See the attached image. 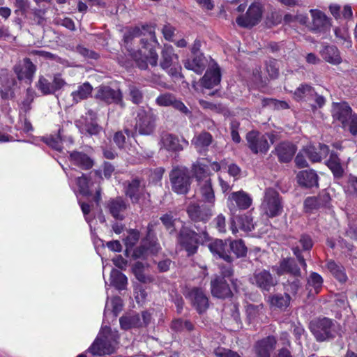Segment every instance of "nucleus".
Here are the masks:
<instances>
[{
	"label": "nucleus",
	"instance_id": "nucleus-1",
	"mask_svg": "<svg viewBox=\"0 0 357 357\" xmlns=\"http://www.w3.org/2000/svg\"><path fill=\"white\" fill-rule=\"evenodd\" d=\"M123 39L131 57L139 68H146L148 63L153 66H156L158 54L147 42L149 40L158 43L154 26L144 25L130 29L125 33Z\"/></svg>",
	"mask_w": 357,
	"mask_h": 357
},
{
	"label": "nucleus",
	"instance_id": "nucleus-2",
	"mask_svg": "<svg viewBox=\"0 0 357 357\" xmlns=\"http://www.w3.org/2000/svg\"><path fill=\"white\" fill-rule=\"evenodd\" d=\"M118 331H112L107 326H102L93 344L88 349L86 353L93 356L111 355L118 348Z\"/></svg>",
	"mask_w": 357,
	"mask_h": 357
},
{
	"label": "nucleus",
	"instance_id": "nucleus-3",
	"mask_svg": "<svg viewBox=\"0 0 357 357\" xmlns=\"http://www.w3.org/2000/svg\"><path fill=\"white\" fill-rule=\"evenodd\" d=\"M208 168V165L204 160H197L192 165V174L197 182L198 190L203 199L208 204L214 205L215 194Z\"/></svg>",
	"mask_w": 357,
	"mask_h": 357
},
{
	"label": "nucleus",
	"instance_id": "nucleus-4",
	"mask_svg": "<svg viewBox=\"0 0 357 357\" xmlns=\"http://www.w3.org/2000/svg\"><path fill=\"white\" fill-rule=\"evenodd\" d=\"M273 270L276 272L278 275L285 273L290 275L293 279H289L287 284H285V289L293 294L297 293L301 285L300 280L301 271L294 259L286 258L282 259L278 266H274Z\"/></svg>",
	"mask_w": 357,
	"mask_h": 357
},
{
	"label": "nucleus",
	"instance_id": "nucleus-5",
	"mask_svg": "<svg viewBox=\"0 0 357 357\" xmlns=\"http://www.w3.org/2000/svg\"><path fill=\"white\" fill-rule=\"evenodd\" d=\"M332 113L334 120L339 121L344 129L348 128L353 135L357 134V114H352L347 103L334 104Z\"/></svg>",
	"mask_w": 357,
	"mask_h": 357
},
{
	"label": "nucleus",
	"instance_id": "nucleus-6",
	"mask_svg": "<svg viewBox=\"0 0 357 357\" xmlns=\"http://www.w3.org/2000/svg\"><path fill=\"white\" fill-rule=\"evenodd\" d=\"M261 211L268 217L280 215L283 210V205L279 193L273 188H268L261 204Z\"/></svg>",
	"mask_w": 357,
	"mask_h": 357
},
{
	"label": "nucleus",
	"instance_id": "nucleus-7",
	"mask_svg": "<svg viewBox=\"0 0 357 357\" xmlns=\"http://www.w3.org/2000/svg\"><path fill=\"white\" fill-rule=\"evenodd\" d=\"M161 68L173 77H181V66L178 62V56L174 53V48L170 45H165L161 52Z\"/></svg>",
	"mask_w": 357,
	"mask_h": 357
},
{
	"label": "nucleus",
	"instance_id": "nucleus-8",
	"mask_svg": "<svg viewBox=\"0 0 357 357\" xmlns=\"http://www.w3.org/2000/svg\"><path fill=\"white\" fill-rule=\"evenodd\" d=\"M268 139L273 144L275 142L274 135L271 133L266 135L257 131H251L246 137L248 147L254 153H266L268 151L270 146Z\"/></svg>",
	"mask_w": 357,
	"mask_h": 357
},
{
	"label": "nucleus",
	"instance_id": "nucleus-9",
	"mask_svg": "<svg viewBox=\"0 0 357 357\" xmlns=\"http://www.w3.org/2000/svg\"><path fill=\"white\" fill-rule=\"evenodd\" d=\"M172 189L177 194H186L190 188V178L185 168H174L169 174Z\"/></svg>",
	"mask_w": 357,
	"mask_h": 357
},
{
	"label": "nucleus",
	"instance_id": "nucleus-10",
	"mask_svg": "<svg viewBox=\"0 0 357 357\" xmlns=\"http://www.w3.org/2000/svg\"><path fill=\"white\" fill-rule=\"evenodd\" d=\"M155 116L150 109H139L136 118V130L140 135H151L155 128Z\"/></svg>",
	"mask_w": 357,
	"mask_h": 357
},
{
	"label": "nucleus",
	"instance_id": "nucleus-11",
	"mask_svg": "<svg viewBox=\"0 0 357 357\" xmlns=\"http://www.w3.org/2000/svg\"><path fill=\"white\" fill-rule=\"evenodd\" d=\"M252 203L251 197L243 190L231 192L227 199V206L231 213H235L237 208L241 210L248 208Z\"/></svg>",
	"mask_w": 357,
	"mask_h": 357
},
{
	"label": "nucleus",
	"instance_id": "nucleus-12",
	"mask_svg": "<svg viewBox=\"0 0 357 357\" xmlns=\"http://www.w3.org/2000/svg\"><path fill=\"white\" fill-rule=\"evenodd\" d=\"M333 324L328 318L314 321L310 324V329L318 341H324L333 335Z\"/></svg>",
	"mask_w": 357,
	"mask_h": 357
},
{
	"label": "nucleus",
	"instance_id": "nucleus-13",
	"mask_svg": "<svg viewBox=\"0 0 357 357\" xmlns=\"http://www.w3.org/2000/svg\"><path fill=\"white\" fill-rule=\"evenodd\" d=\"M213 206L214 205L211 204H204L200 206L196 203H192L188 206L187 212L193 221L205 222L212 216Z\"/></svg>",
	"mask_w": 357,
	"mask_h": 357
},
{
	"label": "nucleus",
	"instance_id": "nucleus-14",
	"mask_svg": "<svg viewBox=\"0 0 357 357\" xmlns=\"http://www.w3.org/2000/svg\"><path fill=\"white\" fill-rule=\"evenodd\" d=\"M261 15V6L259 4L252 3L245 15H240L237 17L236 23L242 27H252L259 22Z\"/></svg>",
	"mask_w": 357,
	"mask_h": 357
},
{
	"label": "nucleus",
	"instance_id": "nucleus-15",
	"mask_svg": "<svg viewBox=\"0 0 357 357\" xmlns=\"http://www.w3.org/2000/svg\"><path fill=\"white\" fill-rule=\"evenodd\" d=\"M198 235L195 231L183 228L180 232L178 241L180 245L186 250L188 255L196 252L198 245Z\"/></svg>",
	"mask_w": 357,
	"mask_h": 357
},
{
	"label": "nucleus",
	"instance_id": "nucleus-16",
	"mask_svg": "<svg viewBox=\"0 0 357 357\" xmlns=\"http://www.w3.org/2000/svg\"><path fill=\"white\" fill-rule=\"evenodd\" d=\"M14 71L19 80L30 84L36 72V67L29 59H24L15 66Z\"/></svg>",
	"mask_w": 357,
	"mask_h": 357
},
{
	"label": "nucleus",
	"instance_id": "nucleus-17",
	"mask_svg": "<svg viewBox=\"0 0 357 357\" xmlns=\"http://www.w3.org/2000/svg\"><path fill=\"white\" fill-rule=\"evenodd\" d=\"M250 280L252 284L267 291L276 284L271 274L266 270L257 271Z\"/></svg>",
	"mask_w": 357,
	"mask_h": 357
},
{
	"label": "nucleus",
	"instance_id": "nucleus-18",
	"mask_svg": "<svg viewBox=\"0 0 357 357\" xmlns=\"http://www.w3.org/2000/svg\"><path fill=\"white\" fill-rule=\"evenodd\" d=\"M86 121L87 122L84 126L82 125V120L77 121L76 126L82 132L85 131L90 135H96L102 130V128L96 123V114L93 111H88Z\"/></svg>",
	"mask_w": 357,
	"mask_h": 357
},
{
	"label": "nucleus",
	"instance_id": "nucleus-19",
	"mask_svg": "<svg viewBox=\"0 0 357 357\" xmlns=\"http://www.w3.org/2000/svg\"><path fill=\"white\" fill-rule=\"evenodd\" d=\"M254 227L252 218L250 215L245 214L231 218L230 229L233 234H236L238 229L250 231Z\"/></svg>",
	"mask_w": 357,
	"mask_h": 357
},
{
	"label": "nucleus",
	"instance_id": "nucleus-20",
	"mask_svg": "<svg viewBox=\"0 0 357 357\" xmlns=\"http://www.w3.org/2000/svg\"><path fill=\"white\" fill-rule=\"evenodd\" d=\"M276 340L273 336H268L256 342L255 351L257 357H271L275 349Z\"/></svg>",
	"mask_w": 357,
	"mask_h": 357
},
{
	"label": "nucleus",
	"instance_id": "nucleus-21",
	"mask_svg": "<svg viewBox=\"0 0 357 357\" xmlns=\"http://www.w3.org/2000/svg\"><path fill=\"white\" fill-rule=\"evenodd\" d=\"M158 145L160 150L164 149L167 151L176 152L183 149L179 139L176 135L168 132L162 133Z\"/></svg>",
	"mask_w": 357,
	"mask_h": 357
},
{
	"label": "nucleus",
	"instance_id": "nucleus-22",
	"mask_svg": "<svg viewBox=\"0 0 357 357\" xmlns=\"http://www.w3.org/2000/svg\"><path fill=\"white\" fill-rule=\"evenodd\" d=\"M96 97L107 103L122 104V94L119 90H114L109 86L99 87Z\"/></svg>",
	"mask_w": 357,
	"mask_h": 357
},
{
	"label": "nucleus",
	"instance_id": "nucleus-23",
	"mask_svg": "<svg viewBox=\"0 0 357 357\" xmlns=\"http://www.w3.org/2000/svg\"><path fill=\"white\" fill-rule=\"evenodd\" d=\"M188 297L199 313H202L208 308V298L201 289L197 288L192 289L189 292Z\"/></svg>",
	"mask_w": 357,
	"mask_h": 357
},
{
	"label": "nucleus",
	"instance_id": "nucleus-24",
	"mask_svg": "<svg viewBox=\"0 0 357 357\" xmlns=\"http://www.w3.org/2000/svg\"><path fill=\"white\" fill-rule=\"evenodd\" d=\"M127 207L128 204L121 197L110 199L107 204V208L112 217L121 220L125 218Z\"/></svg>",
	"mask_w": 357,
	"mask_h": 357
},
{
	"label": "nucleus",
	"instance_id": "nucleus-25",
	"mask_svg": "<svg viewBox=\"0 0 357 357\" xmlns=\"http://www.w3.org/2000/svg\"><path fill=\"white\" fill-rule=\"evenodd\" d=\"M208 249L211 253L224 259L227 262H231L232 257L230 256V252L227 248V244L222 240L215 239L208 244Z\"/></svg>",
	"mask_w": 357,
	"mask_h": 357
},
{
	"label": "nucleus",
	"instance_id": "nucleus-26",
	"mask_svg": "<svg viewBox=\"0 0 357 357\" xmlns=\"http://www.w3.org/2000/svg\"><path fill=\"white\" fill-rule=\"evenodd\" d=\"M211 294L219 298H225L231 296V291L224 278L217 277L211 282Z\"/></svg>",
	"mask_w": 357,
	"mask_h": 357
},
{
	"label": "nucleus",
	"instance_id": "nucleus-27",
	"mask_svg": "<svg viewBox=\"0 0 357 357\" xmlns=\"http://www.w3.org/2000/svg\"><path fill=\"white\" fill-rule=\"evenodd\" d=\"M220 82V71L215 65L207 70L202 79V85L206 89H211L218 85Z\"/></svg>",
	"mask_w": 357,
	"mask_h": 357
},
{
	"label": "nucleus",
	"instance_id": "nucleus-28",
	"mask_svg": "<svg viewBox=\"0 0 357 357\" xmlns=\"http://www.w3.org/2000/svg\"><path fill=\"white\" fill-rule=\"evenodd\" d=\"M298 244L299 245H296L292 244V250L294 254L296 256L301 265L303 268H305L307 265L304 258L301 255L300 246L302 247L303 250H308L311 249L313 245L312 238L307 235H303L298 241Z\"/></svg>",
	"mask_w": 357,
	"mask_h": 357
},
{
	"label": "nucleus",
	"instance_id": "nucleus-29",
	"mask_svg": "<svg viewBox=\"0 0 357 357\" xmlns=\"http://www.w3.org/2000/svg\"><path fill=\"white\" fill-rule=\"evenodd\" d=\"M298 183L306 188L317 186L318 176L313 170H303L297 174Z\"/></svg>",
	"mask_w": 357,
	"mask_h": 357
},
{
	"label": "nucleus",
	"instance_id": "nucleus-30",
	"mask_svg": "<svg viewBox=\"0 0 357 357\" xmlns=\"http://www.w3.org/2000/svg\"><path fill=\"white\" fill-rule=\"evenodd\" d=\"M275 150L280 160L287 162L291 160L296 149L292 144L283 142L280 144Z\"/></svg>",
	"mask_w": 357,
	"mask_h": 357
},
{
	"label": "nucleus",
	"instance_id": "nucleus-31",
	"mask_svg": "<svg viewBox=\"0 0 357 357\" xmlns=\"http://www.w3.org/2000/svg\"><path fill=\"white\" fill-rule=\"evenodd\" d=\"M184 67L194 71L197 74H202L206 67V62L202 54H198L192 59H187L184 62Z\"/></svg>",
	"mask_w": 357,
	"mask_h": 357
},
{
	"label": "nucleus",
	"instance_id": "nucleus-32",
	"mask_svg": "<svg viewBox=\"0 0 357 357\" xmlns=\"http://www.w3.org/2000/svg\"><path fill=\"white\" fill-rule=\"evenodd\" d=\"M66 175L69 178L70 181L73 178H75L77 187V190H75L76 194L79 193L83 196H88L90 194L89 181L84 174L79 176L74 172H66Z\"/></svg>",
	"mask_w": 357,
	"mask_h": 357
},
{
	"label": "nucleus",
	"instance_id": "nucleus-33",
	"mask_svg": "<svg viewBox=\"0 0 357 357\" xmlns=\"http://www.w3.org/2000/svg\"><path fill=\"white\" fill-rule=\"evenodd\" d=\"M320 53L323 59L331 64L337 65L342 61L340 52L335 46H326Z\"/></svg>",
	"mask_w": 357,
	"mask_h": 357
},
{
	"label": "nucleus",
	"instance_id": "nucleus-34",
	"mask_svg": "<svg viewBox=\"0 0 357 357\" xmlns=\"http://www.w3.org/2000/svg\"><path fill=\"white\" fill-rule=\"evenodd\" d=\"M146 246V243L144 242V245L133 251V257L135 258H141L147 256L149 254L155 255L158 252L160 247L156 241H150L149 247Z\"/></svg>",
	"mask_w": 357,
	"mask_h": 357
},
{
	"label": "nucleus",
	"instance_id": "nucleus-35",
	"mask_svg": "<svg viewBox=\"0 0 357 357\" xmlns=\"http://www.w3.org/2000/svg\"><path fill=\"white\" fill-rule=\"evenodd\" d=\"M119 321L121 327L123 330L142 326L140 317L137 314H126L121 317Z\"/></svg>",
	"mask_w": 357,
	"mask_h": 357
},
{
	"label": "nucleus",
	"instance_id": "nucleus-36",
	"mask_svg": "<svg viewBox=\"0 0 357 357\" xmlns=\"http://www.w3.org/2000/svg\"><path fill=\"white\" fill-rule=\"evenodd\" d=\"M144 188L141 185L139 181L135 179L129 183L126 189V195L132 202H137L143 195Z\"/></svg>",
	"mask_w": 357,
	"mask_h": 357
},
{
	"label": "nucleus",
	"instance_id": "nucleus-37",
	"mask_svg": "<svg viewBox=\"0 0 357 357\" xmlns=\"http://www.w3.org/2000/svg\"><path fill=\"white\" fill-rule=\"evenodd\" d=\"M16 81L13 77L1 78L0 93L3 99H10L14 97L13 86Z\"/></svg>",
	"mask_w": 357,
	"mask_h": 357
},
{
	"label": "nucleus",
	"instance_id": "nucleus-38",
	"mask_svg": "<svg viewBox=\"0 0 357 357\" xmlns=\"http://www.w3.org/2000/svg\"><path fill=\"white\" fill-rule=\"evenodd\" d=\"M70 159L74 165L82 169H90L93 164V160L88 155L81 152L71 153Z\"/></svg>",
	"mask_w": 357,
	"mask_h": 357
},
{
	"label": "nucleus",
	"instance_id": "nucleus-39",
	"mask_svg": "<svg viewBox=\"0 0 357 357\" xmlns=\"http://www.w3.org/2000/svg\"><path fill=\"white\" fill-rule=\"evenodd\" d=\"M212 142V137L208 132H202L195 136L192 139V144H193L197 151L202 152L211 144Z\"/></svg>",
	"mask_w": 357,
	"mask_h": 357
},
{
	"label": "nucleus",
	"instance_id": "nucleus-40",
	"mask_svg": "<svg viewBox=\"0 0 357 357\" xmlns=\"http://www.w3.org/2000/svg\"><path fill=\"white\" fill-rule=\"evenodd\" d=\"M92 86L89 83H84L77 87V89L71 93L74 103L87 98L91 93Z\"/></svg>",
	"mask_w": 357,
	"mask_h": 357
},
{
	"label": "nucleus",
	"instance_id": "nucleus-41",
	"mask_svg": "<svg viewBox=\"0 0 357 357\" xmlns=\"http://www.w3.org/2000/svg\"><path fill=\"white\" fill-rule=\"evenodd\" d=\"M128 283L126 276L120 271L112 269L110 274V284L119 290L125 289Z\"/></svg>",
	"mask_w": 357,
	"mask_h": 357
},
{
	"label": "nucleus",
	"instance_id": "nucleus-42",
	"mask_svg": "<svg viewBox=\"0 0 357 357\" xmlns=\"http://www.w3.org/2000/svg\"><path fill=\"white\" fill-rule=\"evenodd\" d=\"M314 146L310 145L304 149V152L306 153V156L312 162H319L321 160L322 158H326L328 153L329 149L326 145L319 144V153H316L315 155H312L311 153V151H314Z\"/></svg>",
	"mask_w": 357,
	"mask_h": 357
},
{
	"label": "nucleus",
	"instance_id": "nucleus-43",
	"mask_svg": "<svg viewBox=\"0 0 357 357\" xmlns=\"http://www.w3.org/2000/svg\"><path fill=\"white\" fill-rule=\"evenodd\" d=\"M323 279L317 273H312L307 280V288L311 294H318L321 289Z\"/></svg>",
	"mask_w": 357,
	"mask_h": 357
},
{
	"label": "nucleus",
	"instance_id": "nucleus-44",
	"mask_svg": "<svg viewBox=\"0 0 357 357\" xmlns=\"http://www.w3.org/2000/svg\"><path fill=\"white\" fill-rule=\"evenodd\" d=\"M327 268L331 274L340 282H344L347 280V275L344 268L333 261L327 263Z\"/></svg>",
	"mask_w": 357,
	"mask_h": 357
},
{
	"label": "nucleus",
	"instance_id": "nucleus-45",
	"mask_svg": "<svg viewBox=\"0 0 357 357\" xmlns=\"http://www.w3.org/2000/svg\"><path fill=\"white\" fill-rule=\"evenodd\" d=\"M314 95V91L312 87L309 85H301L300 87H298L295 93H294V98L297 100H307L311 98H313Z\"/></svg>",
	"mask_w": 357,
	"mask_h": 357
},
{
	"label": "nucleus",
	"instance_id": "nucleus-46",
	"mask_svg": "<svg viewBox=\"0 0 357 357\" xmlns=\"http://www.w3.org/2000/svg\"><path fill=\"white\" fill-rule=\"evenodd\" d=\"M290 296L287 293L284 294H275L269 298L270 303L272 306L282 309L286 308L290 302Z\"/></svg>",
	"mask_w": 357,
	"mask_h": 357
},
{
	"label": "nucleus",
	"instance_id": "nucleus-47",
	"mask_svg": "<svg viewBox=\"0 0 357 357\" xmlns=\"http://www.w3.org/2000/svg\"><path fill=\"white\" fill-rule=\"evenodd\" d=\"M247 317L250 321H255L264 316V307L262 305H249L246 308Z\"/></svg>",
	"mask_w": 357,
	"mask_h": 357
},
{
	"label": "nucleus",
	"instance_id": "nucleus-48",
	"mask_svg": "<svg viewBox=\"0 0 357 357\" xmlns=\"http://www.w3.org/2000/svg\"><path fill=\"white\" fill-rule=\"evenodd\" d=\"M327 166L332 171L335 176H341L343 172L340 159L337 155L332 153L330 155V158L327 162Z\"/></svg>",
	"mask_w": 357,
	"mask_h": 357
},
{
	"label": "nucleus",
	"instance_id": "nucleus-49",
	"mask_svg": "<svg viewBox=\"0 0 357 357\" xmlns=\"http://www.w3.org/2000/svg\"><path fill=\"white\" fill-rule=\"evenodd\" d=\"M310 13L313 24L315 27L319 29L327 25L328 22V18L323 12L317 9H312L310 10Z\"/></svg>",
	"mask_w": 357,
	"mask_h": 357
},
{
	"label": "nucleus",
	"instance_id": "nucleus-50",
	"mask_svg": "<svg viewBox=\"0 0 357 357\" xmlns=\"http://www.w3.org/2000/svg\"><path fill=\"white\" fill-rule=\"evenodd\" d=\"M36 96L34 90L31 88L26 89V95L20 105V112L26 113L31 109V105Z\"/></svg>",
	"mask_w": 357,
	"mask_h": 357
},
{
	"label": "nucleus",
	"instance_id": "nucleus-51",
	"mask_svg": "<svg viewBox=\"0 0 357 357\" xmlns=\"http://www.w3.org/2000/svg\"><path fill=\"white\" fill-rule=\"evenodd\" d=\"M139 234L135 229H130L127 231L126 236L123 239L126 247V252H128L133 246L138 242Z\"/></svg>",
	"mask_w": 357,
	"mask_h": 357
},
{
	"label": "nucleus",
	"instance_id": "nucleus-52",
	"mask_svg": "<svg viewBox=\"0 0 357 357\" xmlns=\"http://www.w3.org/2000/svg\"><path fill=\"white\" fill-rule=\"evenodd\" d=\"M123 307V301L120 297L116 296L106 303L105 313L109 310H112L114 316L117 317L118 314L121 311Z\"/></svg>",
	"mask_w": 357,
	"mask_h": 357
},
{
	"label": "nucleus",
	"instance_id": "nucleus-53",
	"mask_svg": "<svg viewBox=\"0 0 357 357\" xmlns=\"http://www.w3.org/2000/svg\"><path fill=\"white\" fill-rule=\"evenodd\" d=\"M144 269V265L139 261L136 262L132 267V271L136 278L141 282L146 283L151 281V278L145 275Z\"/></svg>",
	"mask_w": 357,
	"mask_h": 357
},
{
	"label": "nucleus",
	"instance_id": "nucleus-54",
	"mask_svg": "<svg viewBox=\"0 0 357 357\" xmlns=\"http://www.w3.org/2000/svg\"><path fill=\"white\" fill-rule=\"evenodd\" d=\"M230 250L237 257H244L247 252V248L242 240L231 241L229 243Z\"/></svg>",
	"mask_w": 357,
	"mask_h": 357
},
{
	"label": "nucleus",
	"instance_id": "nucleus-55",
	"mask_svg": "<svg viewBox=\"0 0 357 357\" xmlns=\"http://www.w3.org/2000/svg\"><path fill=\"white\" fill-rule=\"evenodd\" d=\"M37 87L44 95L51 94L55 92L52 84L43 77L39 78Z\"/></svg>",
	"mask_w": 357,
	"mask_h": 357
},
{
	"label": "nucleus",
	"instance_id": "nucleus-56",
	"mask_svg": "<svg viewBox=\"0 0 357 357\" xmlns=\"http://www.w3.org/2000/svg\"><path fill=\"white\" fill-rule=\"evenodd\" d=\"M171 328L177 332L183 331L184 330L190 331L193 329V325L188 321L178 319L172 321Z\"/></svg>",
	"mask_w": 357,
	"mask_h": 357
},
{
	"label": "nucleus",
	"instance_id": "nucleus-57",
	"mask_svg": "<svg viewBox=\"0 0 357 357\" xmlns=\"http://www.w3.org/2000/svg\"><path fill=\"white\" fill-rule=\"evenodd\" d=\"M114 141L119 149H123L128 153L131 151L130 142L126 141V136L121 132L115 134Z\"/></svg>",
	"mask_w": 357,
	"mask_h": 357
},
{
	"label": "nucleus",
	"instance_id": "nucleus-58",
	"mask_svg": "<svg viewBox=\"0 0 357 357\" xmlns=\"http://www.w3.org/2000/svg\"><path fill=\"white\" fill-rule=\"evenodd\" d=\"M175 97L170 93H165L158 96L156 102L158 105L167 107L172 106Z\"/></svg>",
	"mask_w": 357,
	"mask_h": 357
},
{
	"label": "nucleus",
	"instance_id": "nucleus-59",
	"mask_svg": "<svg viewBox=\"0 0 357 357\" xmlns=\"http://www.w3.org/2000/svg\"><path fill=\"white\" fill-rule=\"evenodd\" d=\"M214 354L217 357H241L238 353L223 347L215 349Z\"/></svg>",
	"mask_w": 357,
	"mask_h": 357
},
{
	"label": "nucleus",
	"instance_id": "nucleus-60",
	"mask_svg": "<svg viewBox=\"0 0 357 357\" xmlns=\"http://www.w3.org/2000/svg\"><path fill=\"white\" fill-rule=\"evenodd\" d=\"M63 139H62V135L61 132L59 131L58 137L56 138H50L48 139L46 142V143L51 146L52 148L54 149L57 151H61L62 149V145Z\"/></svg>",
	"mask_w": 357,
	"mask_h": 357
},
{
	"label": "nucleus",
	"instance_id": "nucleus-61",
	"mask_svg": "<svg viewBox=\"0 0 357 357\" xmlns=\"http://www.w3.org/2000/svg\"><path fill=\"white\" fill-rule=\"evenodd\" d=\"M264 106H274L277 109H287L289 107L287 102L284 101H279L274 99H264L262 100Z\"/></svg>",
	"mask_w": 357,
	"mask_h": 357
},
{
	"label": "nucleus",
	"instance_id": "nucleus-62",
	"mask_svg": "<svg viewBox=\"0 0 357 357\" xmlns=\"http://www.w3.org/2000/svg\"><path fill=\"white\" fill-rule=\"evenodd\" d=\"M319 206V202L316 197H307L304 202V207L306 212L310 213Z\"/></svg>",
	"mask_w": 357,
	"mask_h": 357
},
{
	"label": "nucleus",
	"instance_id": "nucleus-63",
	"mask_svg": "<svg viewBox=\"0 0 357 357\" xmlns=\"http://www.w3.org/2000/svg\"><path fill=\"white\" fill-rule=\"evenodd\" d=\"M161 221L166 227V228L169 230V233H172L175 227V220L172 219V217L170 215L166 214L161 217Z\"/></svg>",
	"mask_w": 357,
	"mask_h": 357
},
{
	"label": "nucleus",
	"instance_id": "nucleus-64",
	"mask_svg": "<svg viewBox=\"0 0 357 357\" xmlns=\"http://www.w3.org/2000/svg\"><path fill=\"white\" fill-rule=\"evenodd\" d=\"M129 91L132 101L134 103H139L142 98L141 92L134 86H130Z\"/></svg>",
	"mask_w": 357,
	"mask_h": 357
}]
</instances>
